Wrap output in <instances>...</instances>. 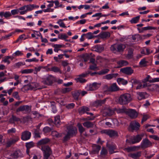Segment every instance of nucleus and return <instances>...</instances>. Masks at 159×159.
Masks as SVG:
<instances>
[{
  "mask_svg": "<svg viewBox=\"0 0 159 159\" xmlns=\"http://www.w3.org/2000/svg\"><path fill=\"white\" fill-rule=\"evenodd\" d=\"M152 145V143L147 138L143 139L141 144L140 146L142 148L145 149L150 147Z\"/></svg>",
  "mask_w": 159,
  "mask_h": 159,
  "instance_id": "obj_10",
  "label": "nucleus"
},
{
  "mask_svg": "<svg viewBox=\"0 0 159 159\" xmlns=\"http://www.w3.org/2000/svg\"><path fill=\"white\" fill-rule=\"evenodd\" d=\"M126 48L125 45L123 43H115L111 45L110 50L114 53L122 52Z\"/></svg>",
  "mask_w": 159,
  "mask_h": 159,
  "instance_id": "obj_1",
  "label": "nucleus"
},
{
  "mask_svg": "<svg viewBox=\"0 0 159 159\" xmlns=\"http://www.w3.org/2000/svg\"><path fill=\"white\" fill-rule=\"evenodd\" d=\"M140 126V124L138 122L134 121L130 123L129 130L130 131V129H131L132 131L134 130L137 131L139 129Z\"/></svg>",
  "mask_w": 159,
  "mask_h": 159,
  "instance_id": "obj_6",
  "label": "nucleus"
},
{
  "mask_svg": "<svg viewBox=\"0 0 159 159\" xmlns=\"http://www.w3.org/2000/svg\"><path fill=\"white\" fill-rule=\"evenodd\" d=\"M131 95L129 93H126L121 94L119 99H131Z\"/></svg>",
  "mask_w": 159,
  "mask_h": 159,
  "instance_id": "obj_24",
  "label": "nucleus"
},
{
  "mask_svg": "<svg viewBox=\"0 0 159 159\" xmlns=\"http://www.w3.org/2000/svg\"><path fill=\"white\" fill-rule=\"evenodd\" d=\"M107 153V150L104 148L102 147L101 152V155L102 156H105Z\"/></svg>",
  "mask_w": 159,
  "mask_h": 159,
  "instance_id": "obj_58",
  "label": "nucleus"
},
{
  "mask_svg": "<svg viewBox=\"0 0 159 159\" xmlns=\"http://www.w3.org/2000/svg\"><path fill=\"white\" fill-rule=\"evenodd\" d=\"M34 70L32 69H25L21 70L20 72L22 74H27L32 73Z\"/></svg>",
  "mask_w": 159,
  "mask_h": 159,
  "instance_id": "obj_41",
  "label": "nucleus"
},
{
  "mask_svg": "<svg viewBox=\"0 0 159 159\" xmlns=\"http://www.w3.org/2000/svg\"><path fill=\"white\" fill-rule=\"evenodd\" d=\"M38 84L37 83L35 82H32L31 83L28 84L29 86V88L30 90H31L37 88Z\"/></svg>",
  "mask_w": 159,
  "mask_h": 159,
  "instance_id": "obj_37",
  "label": "nucleus"
},
{
  "mask_svg": "<svg viewBox=\"0 0 159 159\" xmlns=\"http://www.w3.org/2000/svg\"><path fill=\"white\" fill-rule=\"evenodd\" d=\"M140 148V146H134L125 148V149L127 151V152H129L131 151H135L136 150H138Z\"/></svg>",
  "mask_w": 159,
  "mask_h": 159,
  "instance_id": "obj_35",
  "label": "nucleus"
},
{
  "mask_svg": "<svg viewBox=\"0 0 159 159\" xmlns=\"http://www.w3.org/2000/svg\"><path fill=\"white\" fill-rule=\"evenodd\" d=\"M57 23L58 24L59 26L62 28H66L67 27L65 25V24L62 21L61 19H59L57 22Z\"/></svg>",
  "mask_w": 159,
  "mask_h": 159,
  "instance_id": "obj_45",
  "label": "nucleus"
},
{
  "mask_svg": "<svg viewBox=\"0 0 159 159\" xmlns=\"http://www.w3.org/2000/svg\"><path fill=\"white\" fill-rule=\"evenodd\" d=\"M32 31L33 33L31 34V36L32 38H35L36 39H38L39 37H41L42 36L40 31L32 30Z\"/></svg>",
  "mask_w": 159,
  "mask_h": 159,
  "instance_id": "obj_23",
  "label": "nucleus"
},
{
  "mask_svg": "<svg viewBox=\"0 0 159 159\" xmlns=\"http://www.w3.org/2000/svg\"><path fill=\"white\" fill-rule=\"evenodd\" d=\"M28 90H30V89L29 88V86L28 84L24 85L21 88V90L24 92H26Z\"/></svg>",
  "mask_w": 159,
  "mask_h": 159,
  "instance_id": "obj_63",
  "label": "nucleus"
},
{
  "mask_svg": "<svg viewBox=\"0 0 159 159\" xmlns=\"http://www.w3.org/2000/svg\"><path fill=\"white\" fill-rule=\"evenodd\" d=\"M72 90V89L70 88H66L63 89H62V92L63 93H66Z\"/></svg>",
  "mask_w": 159,
  "mask_h": 159,
  "instance_id": "obj_61",
  "label": "nucleus"
},
{
  "mask_svg": "<svg viewBox=\"0 0 159 159\" xmlns=\"http://www.w3.org/2000/svg\"><path fill=\"white\" fill-rule=\"evenodd\" d=\"M107 147L108 148L109 153L110 154L117 152L114 151L116 149V146L114 144H107Z\"/></svg>",
  "mask_w": 159,
  "mask_h": 159,
  "instance_id": "obj_16",
  "label": "nucleus"
},
{
  "mask_svg": "<svg viewBox=\"0 0 159 159\" xmlns=\"http://www.w3.org/2000/svg\"><path fill=\"white\" fill-rule=\"evenodd\" d=\"M19 11H20L19 10V8L18 9H13L11 11V15H15L16 14H18L19 12Z\"/></svg>",
  "mask_w": 159,
  "mask_h": 159,
  "instance_id": "obj_64",
  "label": "nucleus"
},
{
  "mask_svg": "<svg viewBox=\"0 0 159 159\" xmlns=\"http://www.w3.org/2000/svg\"><path fill=\"white\" fill-rule=\"evenodd\" d=\"M34 137L36 138H40L41 136L40 135V129H34Z\"/></svg>",
  "mask_w": 159,
  "mask_h": 159,
  "instance_id": "obj_49",
  "label": "nucleus"
},
{
  "mask_svg": "<svg viewBox=\"0 0 159 159\" xmlns=\"http://www.w3.org/2000/svg\"><path fill=\"white\" fill-rule=\"evenodd\" d=\"M141 152H138L135 153H130L129 154V156L133 158L137 159L141 156Z\"/></svg>",
  "mask_w": 159,
  "mask_h": 159,
  "instance_id": "obj_30",
  "label": "nucleus"
},
{
  "mask_svg": "<svg viewBox=\"0 0 159 159\" xmlns=\"http://www.w3.org/2000/svg\"><path fill=\"white\" fill-rule=\"evenodd\" d=\"M117 63L119 65L118 67V68L126 66L128 64V62L127 61L124 60H121L117 62Z\"/></svg>",
  "mask_w": 159,
  "mask_h": 159,
  "instance_id": "obj_34",
  "label": "nucleus"
},
{
  "mask_svg": "<svg viewBox=\"0 0 159 159\" xmlns=\"http://www.w3.org/2000/svg\"><path fill=\"white\" fill-rule=\"evenodd\" d=\"M147 63V61H146V59L144 58L142 59L139 63L140 65L142 66H145Z\"/></svg>",
  "mask_w": 159,
  "mask_h": 159,
  "instance_id": "obj_53",
  "label": "nucleus"
},
{
  "mask_svg": "<svg viewBox=\"0 0 159 159\" xmlns=\"http://www.w3.org/2000/svg\"><path fill=\"white\" fill-rule=\"evenodd\" d=\"M10 156L12 158H16L19 157H23V155L20 150H17L11 154Z\"/></svg>",
  "mask_w": 159,
  "mask_h": 159,
  "instance_id": "obj_17",
  "label": "nucleus"
},
{
  "mask_svg": "<svg viewBox=\"0 0 159 159\" xmlns=\"http://www.w3.org/2000/svg\"><path fill=\"white\" fill-rule=\"evenodd\" d=\"M3 16L7 19L9 18V17L11 16V14L9 11H6L4 12L2 11L0 12V16L2 17Z\"/></svg>",
  "mask_w": 159,
  "mask_h": 159,
  "instance_id": "obj_22",
  "label": "nucleus"
},
{
  "mask_svg": "<svg viewBox=\"0 0 159 159\" xmlns=\"http://www.w3.org/2000/svg\"><path fill=\"white\" fill-rule=\"evenodd\" d=\"M20 118L17 117L15 116L12 115L11 117L9 119V121L11 124L14 123L15 122L20 121Z\"/></svg>",
  "mask_w": 159,
  "mask_h": 159,
  "instance_id": "obj_26",
  "label": "nucleus"
},
{
  "mask_svg": "<svg viewBox=\"0 0 159 159\" xmlns=\"http://www.w3.org/2000/svg\"><path fill=\"white\" fill-rule=\"evenodd\" d=\"M94 124L89 121H86L83 124V126L88 128H93Z\"/></svg>",
  "mask_w": 159,
  "mask_h": 159,
  "instance_id": "obj_33",
  "label": "nucleus"
},
{
  "mask_svg": "<svg viewBox=\"0 0 159 159\" xmlns=\"http://www.w3.org/2000/svg\"><path fill=\"white\" fill-rule=\"evenodd\" d=\"M105 101V100H97L95 101L93 105L96 107L101 106L104 103Z\"/></svg>",
  "mask_w": 159,
  "mask_h": 159,
  "instance_id": "obj_39",
  "label": "nucleus"
},
{
  "mask_svg": "<svg viewBox=\"0 0 159 159\" xmlns=\"http://www.w3.org/2000/svg\"><path fill=\"white\" fill-rule=\"evenodd\" d=\"M14 34V33L12 32L9 34L6 35L5 36H3L2 37L1 39L0 40V41L2 40H7L9 39L10 37Z\"/></svg>",
  "mask_w": 159,
  "mask_h": 159,
  "instance_id": "obj_42",
  "label": "nucleus"
},
{
  "mask_svg": "<svg viewBox=\"0 0 159 159\" xmlns=\"http://www.w3.org/2000/svg\"><path fill=\"white\" fill-rule=\"evenodd\" d=\"M41 149L43 152L44 159H48L52 153L51 148L48 146H42Z\"/></svg>",
  "mask_w": 159,
  "mask_h": 159,
  "instance_id": "obj_2",
  "label": "nucleus"
},
{
  "mask_svg": "<svg viewBox=\"0 0 159 159\" xmlns=\"http://www.w3.org/2000/svg\"><path fill=\"white\" fill-rule=\"evenodd\" d=\"M109 71V70L108 69H105L101 70L99 72H94L91 74V75H93L95 74H98L99 75H102L105 74L107 73Z\"/></svg>",
  "mask_w": 159,
  "mask_h": 159,
  "instance_id": "obj_25",
  "label": "nucleus"
},
{
  "mask_svg": "<svg viewBox=\"0 0 159 159\" xmlns=\"http://www.w3.org/2000/svg\"><path fill=\"white\" fill-rule=\"evenodd\" d=\"M139 19V16H137L134 17L130 20L131 23H136L138 22Z\"/></svg>",
  "mask_w": 159,
  "mask_h": 159,
  "instance_id": "obj_52",
  "label": "nucleus"
},
{
  "mask_svg": "<svg viewBox=\"0 0 159 159\" xmlns=\"http://www.w3.org/2000/svg\"><path fill=\"white\" fill-rule=\"evenodd\" d=\"M102 113L104 116H110L114 114V110L110 107H105L103 110Z\"/></svg>",
  "mask_w": 159,
  "mask_h": 159,
  "instance_id": "obj_5",
  "label": "nucleus"
},
{
  "mask_svg": "<svg viewBox=\"0 0 159 159\" xmlns=\"http://www.w3.org/2000/svg\"><path fill=\"white\" fill-rule=\"evenodd\" d=\"M130 102V100H117L116 102L121 105L127 104Z\"/></svg>",
  "mask_w": 159,
  "mask_h": 159,
  "instance_id": "obj_44",
  "label": "nucleus"
},
{
  "mask_svg": "<svg viewBox=\"0 0 159 159\" xmlns=\"http://www.w3.org/2000/svg\"><path fill=\"white\" fill-rule=\"evenodd\" d=\"M100 83L94 82L92 84L87 85L86 88L88 91H93L98 89L100 87Z\"/></svg>",
  "mask_w": 159,
  "mask_h": 159,
  "instance_id": "obj_9",
  "label": "nucleus"
},
{
  "mask_svg": "<svg viewBox=\"0 0 159 159\" xmlns=\"http://www.w3.org/2000/svg\"><path fill=\"white\" fill-rule=\"evenodd\" d=\"M76 80L77 82H80V83H84L86 81L84 79L80 76L76 79Z\"/></svg>",
  "mask_w": 159,
  "mask_h": 159,
  "instance_id": "obj_62",
  "label": "nucleus"
},
{
  "mask_svg": "<svg viewBox=\"0 0 159 159\" xmlns=\"http://www.w3.org/2000/svg\"><path fill=\"white\" fill-rule=\"evenodd\" d=\"M141 39V37L139 34H134L132 36V39L134 41H137Z\"/></svg>",
  "mask_w": 159,
  "mask_h": 159,
  "instance_id": "obj_50",
  "label": "nucleus"
},
{
  "mask_svg": "<svg viewBox=\"0 0 159 159\" xmlns=\"http://www.w3.org/2000/svg\"><path fill=\"white\" fill-rule=\"evenodd\" d=\"M60 116L59 115H57L55 117L54 123L58 127L60 125Z\"/></svg>",
  "mask_w": 159,
  "mask_h": 159,
  "instance_id": "obj_38",
  "label": "nucleus"
},
{
  "mask_svg": "<svg viewBox=\"0 0 159 159\" xmlns=\"http://www.w3.org/2000/svg\"><path fill=\"white\" fill-rule=\"evenodd\" d=\"M143 136V134H138L131 137L130 139L131 144H134L139 142L142 139Z\"/></svg>",
  "mask_w": 159,
  "mask_h": 159,
  "instance_id": "obj_11",
  "label": "nucleus"
},
{
  "mask_svg": "<svg viewBox=\"0 0 159 159\" xmlns=\"http://www.w3.org/2000/svg\"><path fill=\"white\" fill-rule=\"evenodd\" d=\"M31 106L28 105H23L20 106L16 110V112L20 111H25V113H28L31 111Z\"/></svg>",
  "mask_w": 159,
  "mask_h": 159,
  "instance_id": "obj_8",
  "label": "nucleus"
},
{
  "mask_svg": "<svg viewBox=\"0 0 159 159\" xmlns=\"http://www.w3.org/2000/svg\"><path fill=\"white\" fill-rule=\"evenodd\" d=\"M73 97L76 99H78L80 95V90H75L72 93Z\"/></svg>",
  "mask_w": 159,
  "mask_h": 159,
  "instance_id": "obj_36",
  "label": "nucleus"
},
{
  "mask_svg": "<svg viewBox=\"0 0 159 159\" xmlns=\"http://www.w3.org/2000/svg\"><path fill=\"white\" fill-rule=\"evenodd\" d=\"M68 38V36L66 34H61L58 37V39H64L65 41H67L66 39Z\"/></svg>",
  "mask_w": 159,
  "mask_h": 159,
  "instance_id": "obj_60",
  "label": "nucleus"
},
{
  "mask_svg": "<svg viewBox=\"0 0 159 159\" xmlns=\"http://www.w3.org/2000/svg\"><path fill=\"white\" fill-rule=\"evenodd\" d=\"M118 75V73L109 74L105 76V78L107 80H110L112 78H115Z\"/></svg>",
  "mask_w": 159,
  "mask_h": 159,
  "instance_id": "obj_29",
  "label": "nucleus"
},
{
  "mask_svg": "<svg viewBox=\"0 0 159 159\" xmlns=\"http://www.w3.org/2000/svg\"><path fill=\"white\" fill-rule=\"evenodd\" d=\"M27 38L26 37V35L25 34H22L21 35H20L18 38L16 39V40L15 41V43H17L19 42V41L20 40H22V39L25 40L27 39Z\"/></svg>",
  "mask_w": 159,
  "mask_h": 159,
  "instance_id": "obj_46",
  "label": "nucleus"
},
{
  "mask_svg": "<svg viewBox=\"0 0 159 159\" xmlns=\"http://www.w3.org/2000/svg\"><path fill=\"white\" fill-rule=\"evenodd\" d=\"M104 49V48L102 46H97L95 47V51L99 53L102 52Z\"/></svg>",
  "mask_w": 159,
  "mask_h": 159,
  "instance_id": "obj_43",
  "label": "nucleus"
},
{
  "mask_svg": "<svg viewBox=\"0 0 159 159\" xmlns=\"http://www.w3.org/2000/svg\"><path fill=\"white\" fill-rule=\"evenodd\" d=\"M86 38L89 39H90L93 37V33L89 32L86 34H85Z\"/></svg>",
  "mask_w": 159,
  "mask_h": 159,
  "instance_id": "obj_57",
  "label": "nucleus"
},
{
  "mask_svg": "<svg viewBox=\"0 0 159 159\" xmlns=\"http://www.w3.org/2000/svg\"><path fill=\"white\" fill-rule=\"evenodd\" d=\"M67 133L69 134L71 137L75 136L77 133V129L75 127L71 125L68 126L67 127Z\"/></svg>",
  "mask_w": 159,
  "mask_h": 159,
  "instance_id": "obj_7",
  "label": "nucleus"
},
{
  "mask_svg": "<svg viewBox=\"0 0 159 159\" xmlns=\"http://www.w3.org/2000/svg\"><path fill=\"white\" fill-rule=\"evenodd\" d=\"M77 126L78 128V130L80 135H81L84 131H85V129L83 127L80 123H78Z\"/></svg>",
  "mask_w": 159,
  "mask_h": 159,
  "instance_id": "obj_40",
  "label": "nucleus"
},
{
  "mask_svg": "<svg viewBox=\"0 0 159 159\" xmlns=\"http://www.w3.org/2000/svg\"><path fill=\"white\" fill-rule=\"evenodd\" d=\"M54 78V77L52 75H49L47 77L45 80L43 81V82L46 84L51 85L53 83Z\"/></svg>",
  "mask_w": 159,
  "mask_h": 159,
  "instance_id": "obj_18",
  "label": "nucleus"
},
{
  "mask_svg": "<svg viewBox=\"0 0 159 159\" xmlns=\"http://www.w3.org/2000/svg\"><path fill=\"white\" fill-rule=\"evenodd\" d=\"M9 59L12 60V58H11V57L10 56H7L4 57L2 61L5 63H7V64H9L10 63V61L9 60Z\"/></svg>",
  "mask_w": 159,
  "mask_h": 159,
  "instance_id": "obj_47",
  "label": "nucleus"
},
{
  "mask_svg": "<svg viewBox=\"0 0 159 159\" xmlns=\"http://www.w3.org/2000/svg\"><path fill=\"white\" fill-rule=\"evenodd\" d=\"M39 60V59H36V58L34 57L32 59H27L25 60V61L26 62H30L32 61L34 62H38Z\"/></svg>",
  "mask_w": 159,
  "mask_h": 159,
  "instance_id": "obj_59",
  "label": "nucleus"
},
{
  "mask_svg": "<svg viewBox=\"0 0 159 159\" xmlns=\"http://www.w3.org/2000/svg\"><path fill=\"white\" fill-rule=\"evenodd\" d=\"M137 95L139 99H146L149 96V95L145 92H138Z\"/></svg>",
  "mask_w": 159,
  "mask_h": 159,
  "instance_id": "obj_20",
  "label": "nucleus"
},
{
  "mask_svg": "<svg viewBox=\"0 0 159 159\" xmlns=\"http://www.w3.org/2000/svg\"><path fill=\"white\" fill-rule=\"evenodd\" d=\"M120 89L119 87L117 85L116 83L112 84L110 86L111 92H115L119 90Z\"/></svg>",
  "mask_w": 159,
  "mask_h": 159,
  "instance_id": "obj_27",
  "label": "nucleus"
},
{
  "mask_svg": "<svg viewBox=\"0 0 159 159\" xmlns=\"http://www.w3.org/2000/svg\"><path fill=\"white\" fill-rule=\"evenodd\" d=\"M52 128H51L49 127L46 126L43 129V131L44 133L46 134L50 132L52 130Z\"/></svg>",
  "mask_w": 159,
  "mask_h": 159,
  "instance_id": "obj_54",
  "label": "nucleus"
},
{
  "mask_svg": "<svg viewBox=\"0 0 159 159\" xmlns=\"http://www.w3.org/2000/svg\"><path fill=\"white\" fill-rule=\"evenodd\" d=\"M90 110L89 108L86 107H82L80 109L79 111L80 113H84L86 111H89Z\"/></svg>",
  "mask_w": 159,
  "mask_h": 159,
  "instance_id": "obj_48",
  "label": "nucleus"
},
{
  "mask_svg": "<svg viewBox=\"0 0 159 159\" xmlns=\"http://www.w3.org/2000/svg\"><path fill=\"white\" fill-rule=\"evenodd\" d=\"M120 71L123 73L127 75H131L134 72V70L130 67H126L122 68Z\"/></svg>",
  "mask_w": 159,
  "mask_h": 159,
  "instance_id": "obj_15",
  "label": "nucleus"
},
{
  "mask_svg": "<svg viewBox=\"0 0 159 159\" xmlns=\"http://www.w3.org/2000/svg\"><path fill=\"white\" fill-rule=\"evenodd\" d=\"M71 136L69 134L67 133L66 135L63 138V141L64 142H66L69 140Z\"/></svg>",
  "mask_w": 159,
  "mask_h": 159,
  "instance_id": "obj_56",
  "label": "nucleus"
},
{
  "mask_svg": "<svg viewBox=\"0 0 159 159\" xmlns=\"http://www.w3.org/2000/svg\"><path fill=\"white\" fill-rule=\"evenodd\" d=\"M128 115L132 119H135L138 116V113L136 111L133 109H129L127 111Z\"/></svg>",
  "mask_w": 159,
  "mask_h": 159,
  "instance_id": "obj_13",
  "label": "nucleus"
},
{
  "mask_svg": "<svg viewBox=\"0 0 159 159\" xmlns=\"http://www.w3.org/2000/svg\"><path fill=\"white\" fill-rule=\"evenodd\" d=\"M48 70L54 72L55 73L59 72L61 73V71L60 70V68L57 67L53 66L51 68H48Z\"/></svg>",
  "mask_w": 159,
  "mask_h": 159,
  "instance_id": "obj_32",
  "label": "nucleus"
},
{
  "mask_svg": "<svg viewBox=\"0 0 159 159\" xmlns=\"http://www.w3.org/2000/svg\"><path fill=\"white\" fill-rule=\"evenodd\" d=\"M117 82L119 85L121 84L123 85H125L128 83V81L127 80L121 78H118L117 79Z\"/></svg>",
  "mask_w": 159,
  "mask_h": 159,
  "instance_id": "obj_28",
  "label": "nucleus"
},
{
  "mask_svg": "<svg viewBox=\"0 0 159 159\" xmlns=\"http://www.w3.org/2000/svg\"><path fill=\"white\" fill-rule=\"evenodd\" d=\"M50 141V139L48 138L42 139L37 142V147H39L40 146L46 144L48 143Z\"/></svg>",
  "mask_w": 159,
  "mask_h": 159,
  "instance_id": "obj_19",
  "label": "nucleus"
},
{
  "mask_svg": "<svg viewBox=\"0 0 159 159\" xmlns=\"http://www.w3.org/2000/svg\"><path fill=\"white\" fill-rule=\"evenodd\" d=\"M25 146L27 148L30 149L34 146V143L33 142H30L26 143Z\"/></svg>",
  "mask_w": 159,
  "mask_h": 159,
  "instance_id": "obj_51",
  "label": "nucleus"
},
{
  "mask_svg": "<svg viewBox=\"0 0 159 159\" xmlns=\"http://www.w3.org/2000/svg\"><path fill=\"white\" fill-rule=\"evenodd\" d=\"M19 140L18 137H16L15 138H11L8 139L6 143V146L7 147H9L12 145L14 144L16 142Z\"/></svg>",
  "mask_w": 159,
  "mask_h": 159,
  "instance_id": "obj_12",
  "label": "nucleus"
},
{
  "mask_svg": "<svg viewBox=\"0 0 159 159\" xmlns=\"http://www.w3.org/2000/svg\"><path fill=\"white\" fill-rule=\"evenodd\" d=\"M25 65V63L22 61H19L16 63L15 64V66L16 68H19L20 66H24Z\"/></svg>",
  "mask_w": 159,
  "mask_h": 159,
  "instance_id": "obj_55",
  "label": "nucleus"
},
{
  "mask_svg": "<svg viewBox=\"0 0 159 159\" xmlns=\"http://www.w3.org/2000/svg\"><path fill=\"white\" fill-rule=\"evenodd\" d=\"M31 133L28 131L23 132L21 134V139L23 141H26L30 139L31 137Z\"/></svg>",
  "mask_w": 159,
  "mask_h": 159,
  "instance_id": "obj_14",
  "label": "nucleus"
},
{
  "mask_svg": "<svg viewBox=\"0 0 159 159\" xmlns=\"http://www.w3.org/2000/svg\"><path fill=\"white\" fill-rule=\"evenodd\" d=\"M34 9L33 4H30L26 5H24L19 8V10L21 11H20V15H23L27 13V12L31 11Z\"/></svg>",
  "mask_w": 159,
  "mask_h": 159,
  "instance_id": "obj_3",
  "label": "nucleus"
},
{
  "mask_svg": "<svg viewBox=\"0 0 159 159\" xmlns=\"http://www.w3.org/2000/svg\"><path fill=\"white\" fill-rule=\"evenodd\" d=\"M92 147L93 150L91 153L93 154H98L101 149V146L96 144H94Z\"/></svg>",
  "mask_w": 159,
  "mask_h": 159,
  "instance_id": "obj_21",
  "label": "nucleus"
},
{
  "mask_svg": "<svg viewBox=\"0 0 159 159\" xmlns=\"http://www.w3.org/2000/svg\"><path fill=\"white\" fill-rule=\"evenodd\" d=\"M110 36V34L108 32H103L100 33L99 34L100 37L103 39L109 38Z\"/></svg>",
  "mask_w": 159,
  "mask_h": 159,
  "instance_id": "obj_31",
  "label": "nucleus"
},
{
  "mask_svg": "<svg viewBox=\"0 0 159 159\" xmlns=\"http://www.w3.org/2000/svg\"><path fill=\"white\" fill-rule=\"evenodd\" d=\"M100 132L102 134H105L109 136L110 137L118 136L117 132L112 129H104L101 130Z\"/></svg>",
  "mask_w": 159,
  "mask_h": 159,
  "instance_id": "obj_4",
  "label": "nucleus"
}]
</instances>
